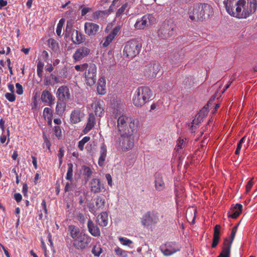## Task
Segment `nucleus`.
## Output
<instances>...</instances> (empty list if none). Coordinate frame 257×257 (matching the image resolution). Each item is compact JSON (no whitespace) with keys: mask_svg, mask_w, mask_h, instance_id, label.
Instances as JSON below:
<instances>
[{"mask_svg":"<svg viewBox=\"0 0 257 257\" xmlns=\"http://www.w3.org/2000/svg\"><path fill=\"white\" fill-rule=\"evenodd\" d=\"M109 124L114 126V130L119 135L136 134L139 126L138 119L124 114L117 113L115 118L108 119Z\"/></svg>","mask_w":257,"mask_h":257,"instance_id":"nucleus-1","label":"nucleus"},{"mask_svg":"<svg viewBox=\"0 0 257 257\" xmlns=\"http://www.w3.org/2000/svg\"><path fill=\"white\" fill-rule=\"evenodd\" d=\"M256 7V0H237L234 14L231 16L239 19L246 18L255 11Z\"/></svg>","mask_w":257,"mask_h":257,"instance_id":"nucleus-2","label":"nucleus"},{"mask_svg":"<svg viewBox=\"0 0 257 257\" xmlns=\"http://www.w3.org/2000/svg\"><path fill=\"white\" fill-rule=\"evenodd\" d=\"M153 96L150 88L147 86H140L135 91L133 97V104L137 107H141L149 101Z\"/></svg>","mask_w":257,"mask_h":257,"instance_id":"nucleus-3","label":"nucleus"},{"mask_svg":"<svg viewBox=\"0 0 257 257\" xmlns=\"http://www.w3.org/2000/svg\"><path fill=\"white\" fill-rule=\"evenodd\" d=\"M142 47L139 41L135 39L127 42L123 49V56L129 59H133L140 53Z\"/></svg>","mask_w":257,"mask_h":257,"instance_id":"nucleus-4","label":"nucleus"},{"mask_svg":"<svg viewBox=\"0 0 257 257\" xmlns=\"http://www.w3.org/2000/svg\"><path fill=\"white\" fill-rule=\"evenodd\" d=\"M176 26L173 22H165L158 31V36L164 40H167L174 36Z\"/></svg>","mask_w":257,"mask_h":257,"instance_id":"nucleus-5","label":"nucleus"},{"mask_svg":"<svg viewBox=\"0 0 257 257\" xmlns=\"http://www.w3.org/2000/svg\"><path fill=\"white\" fill-rule=\"evenodd\" d=\"M135 134L120 135L119 138V147L122 151L126 152L131 150L134 147Z\"/></svg>","mask_w":257,"mask_h":257,"instance_id":"nucleus-6","label":"nucleus"},{"mask_svg":"<svg viewBox=\"0 0 257 257\" xmlns=\"http://www.w3.org/2000/svg\"><path fill=\"white\" fill-rule=\"evenodd\" d=\"M155 21V18L152 15L147 14L138 19L134 25L136 30H144L152 25Z\"/></svg>","mask_w":257,"mask_h":257,"instance_id":"nucleus-7","label":"nucleus"},{"mask_svg":"<svg viewBox=\"0 0 257 257\" xmlns=\"http://www.w3.org/2000/svg\"><path fill=\"white\" fill-rule=\"evenodd\" d=\"M159 220V214L155 211H149L145 213L142 217L141 222L145 226H150L157 223Z\"/></svg>","mask_w":257,"mask_h":257,"instance_id":"nucleus-8","label":"nucleus"},{"mask_svg":"<svg viewBox=\"0 0 257 257\" xmlns=\"http://www.w3.org/2000/svg\"><path fill=\"white\" fill-rule=\"evenodd\" d=\"M97 67L94 64H90L85 72V79L89 86L93 85L96 81Z\"/></svg>","mask_w":257,"mask_h":257,"instance_id":"nucleus-9","label":"nucleus"},{"mask_svg":"<svg viewBox=\"0 0 257 257\" xmlns=\"http://www.w3.org/2000/svg\"><path fill=\"white\" fill-rule=\"evenodd\" d=\"M91 237L83 233L73 241V246L77 249H83L88 246L91 241Z\"/></svg>","mask_w":257,"mask_h":257,"instance_id":"nucleus-10","label":"nucleus"},{"mask_svg":"<svg viewBox=\"0 0 257 257\" xmlns=\"http://www.w3.org/2000/svg\"><path fill=\"white\" fill-rule=\"evenodd\" d=\"M181 246L175 242H167L161 246L160 249L164 255L169 256L180 250Z\"/></svg>","mask_w":257,"mask_h":257,"instance_id":"nucleus-11","label":"nucleus"},{"mask_svg":"<svg viewBox=\"0 0 257 257\" xmlns=\"http://www.w3.org/2000/svg\"><path fill=\"white\" fill-rule=\"evenodd\" d=\"M160 70L157 63H149L144 68L143 72L145 76L149 78L155 77Z\"/></svg>","mask_w":257,"mask_h":257,"instance_id":"nucleus-12","label":"nucleus"},{"mask_svg":"<svg viewBox=\"0 0 257 257\" xmlns=\"http://www.w3.org/2000/svg\"><path fill=\"white\" fill-rule=\"evenodd\" d=\"M208 112L206 108H203L199 113H198L195 116V118L192 121L191 130L192 132H194L196 129L197 125L201 122L203 118H204L207 114Z\"/></svg>","mask_w":257,"mask_h":257,"instance_id":"nucleus-13","label":"nucleus"},{"mask_svg":"<svg viewBox=\"0 0 257 257\" xmlns=\"http://www.w3.org/2000/svg\"><path fill=\"white\" fill-rule=\"evenodd\" d=\"M99 30V26L96 24L91 22H86L84 24L85 33L89 37L96 35Z\"/></svg>","mask_w":257,"mask_h":257,"instance_id":"nucleus-14","label":"nucleus"},{"mask_svg":"<svg viewBox=\"0 0 257 257\" xmlns=\"http://www.w3.org/2000/svg\"><path fill=\"white\" fill-rule=\"evenodd\" d=\"M102 101L98 99H94L91 104L88 105V108L94 110L96 116H101L104 113V109L102 106Z\"/></svg>","mask_w":257,"mask_h":257,"instance_id":"nucleus-15","label":"nucleus"},{"mask_svg":"<svg viewBox=\"0 0 257 257\" xmlns=\"http://www.w3.org/2000/svg\"><path fill=\"white\" fill-rule=\"evenodd\" d=\"M56 95L59 100L67 101L70 97L69 89L66 86H61L57 89Z\"/></svg>","mask_w":257,"mask_h":257,"instance_id":"nucleus-16","label":"nucleus"},{"mask_svg":"<svg viewBox=\"0 0 257 257\" xmlns=\"http://www.w3.org/2000/svg\"><path fill=\"white\" fill-rule=\"evenodd\" d=\"M90 188L91 191L94 193H98L104 189V184L101 183L100 179L93 178L90 182Z\"/></svg>","mask_w":257,"mask_h":257,"instance_id":"nucleus-17","label":"nucleus"},{"mask_svg":"<svg viewBox=\"0 0 257 257\" xmlns=\"http://www.w3.org/2000/svg\"><path fill=\"white\" fill-rule=\"evenodd\" d=\"M90 53V49L85 47H81L75 51L73 55L75 62L80 61Z\"/></svg>","mask_w":257,"mask_h":257,"instance_id":"nucleus-18","label":"nucleus"},{"mask_svg":"<svg viewBox=\"0 0 257 257\" xmlns=\"http://www.w3.org/2000/svg\"><path fill=\"white\" fill-rule=\"evenodd\" d=\"M41 99L43 102L51 106L54 103L55 97L49 90L45 89L42 92Z\"/></svg>","mask_w":257,"mask_h":257,"instance_id":"nucleus-19","label":"nucleus"},{"mask_svg":"<svg viewBox=\"0 0 257 257\" xmlns=\"http://www.w3.org/2000/svg\"><path fill=\"white\" fill-rule=\"evenodd\" d=\"M120 28L119 26L115 27L110 33L105 38L103 41H102V46L104 47L108 46L112 41L114 39L115 37L117 35L118 32L120 31Z\"/></svg>","mask_w":257,"mask_h":257,"instance_id":"nucleus-20","label":"nucleus"},{"mask_svg":"<svg viewBox=\"0 0 257 257\" xmlns=\"http://www.w3.org/2000/svg\"><path fill=\"white\" fill-rule=\"evenodd\" d=\"M212 8L208 4H200V20H204L208 18L212 13Z\"/></svg>","mask_w":257,"mask_h":257,"instance_id":"nucleus-21","label":"nucleus"},{"mask_svg":"<svg viewBox=\"0 0 257 257\" xmlns=\"http://www.w3.org/2000/svg\"><path fill=\"white\" fill-rule=\"evenodd\" d=\"M200 4L194 5L193 7L189 8L188 10V14L189 18L191 20H194L196 18L200 20Z\"/></svg>","mask_w":257,"mask_h":257,"instance_id":"nucleus-22","label":"nucleus"},{"mask_svg":"<svg viewBox=\"0 0 257 257\" xmlns=\"http://www.w3.org/2000/svg\"><path fill=\"white\" fill-rule=\"evenodd\" d=\"M87 227L89 233L93 236L97 237L100 235L99 227L94 224L93 221L89 219L87 222Z\"/></svg>","mask_w":257,"mask_h":257,"instance_id":"nucleus-23","label":"nucleus"},{"mask_svg":"<svg viewBox=\"0 0 257 257\" xmlns=\"http://www.w3.org/2000/svg\"><path fill=\"white\" fill-rule=\"evenodd\" d=\"M83 232L80 231L79 228L74 225H70L68 226V233L70 237L74 240L78 237Z\"/></svg>","mask_w":257,"mask_h":257,"instance_id":"nucleus-24","label":"nucleus"},{"mask_svg":"<svg viewBox=\"0 0 257 257\" xmlns=\"http://www.w3.org/2000/svg\"><path fill=\"white\" fill-rule=\"evenodd\" d=\"M237 0H224L223 4L225 9L229 15L231 16L233 13V11L236 7V3Z\"/></svg>","mask_w":257,"mask_h":257,"instance_id":"nucleus-25","label":"nucleus"},{"mask_svg":"<svg viewBox=\"0 0 257 257\" xmlns=\"http://www.w3.org/2000/svg\"><path fill=\"white\" fill-rule=\"evenodd\" d=\"M242 208V205L240 204H236L229 212L228 217L232 218H237L241 213Z\"/></svg>","mask_w":257,"mask_h":257,"instance_id":"nucleus-26","label":"nucleus"},{"mask_svg":"<svg viewBox=\"0 0 257 257\" xmlns=\"http://www.w3.org/2000/svg\"><path fill=\"white\" fill-rule=\"evenodd\" d=\"M83 117L84 114L80 110H74L71 114L70 120L73 123H77L80 122Z\"/></svg>","mask_w":257,"mask_h":257,"instance_id":"nucleus-27","label":"nucleus"},{"mask_svg":"<svg viewBox=\"0 0 257 257\" xmlns=\"http://www.w3.org/2000/svg\"><path fill=\"white\" fill-rule=\"evenodd\" d=\"M106 147L104 144H102L100 147V156L98 161V164L100 167H102L104 165L106 157Z\"/></svg>","mask_w":257,"mask_h":257,"instance_id":"nucleus-28","label":"nucleus"},{"mask_svg":"<svg viewBox=\"0 0 257 257\" xmlns=\"http://www.w3.org/2000/svg\"><path fill=\"white\" fill-rule=\"evenodd\" d=\"M155 188L158 191H162L165 188V183L162 176L159 173L155 175Z\"/></svg>","mask_w":257,"mask_h":257,"instance_id":"nucleus-29","label":"nucleus"},{"mask_svg":"<svg viewBox=\"0 0 257 257\" xmlns=\"http://www.w3.org/2000/svg\"><path fill=\"white\" fill-rule=\"evenodd\" d=\"M97 90L99 94L103 95L106 93V80L104 77H101L99 79Z\"/></svg>","mask_w":257,"mask_h":257,"instance_id":"nucleus-30","label":"nucleus"},{"mask_svg":"<svg viewBox=\"0 0 257 257\" xmlns=\"http://www.w3.org/2000/svg\"><path fill=\"white\" fill-rule=\"evenodd\" d=\"M74 34H73L72 40L73 42L76 44H80L82 43L85 41V36L82 34L79 31L75 30L74 31Z\"/></svg>","mask_w":257,"mask_h":257,"instance_id":"nucleus-31","label":"nucleus"},{"mask_svg":"<svg viewBox=\"0 0 257 257\" xmlns=\"http://www.w3.org/2000/svg\"><path fill=\"white\" fill-rule=\"evenodd\" d=\"M95 123V118L93 113H90L87 120V123L86 127L84 129V133H87L94 126Z\"/></svg>","mask_w":257,"mask_h":257,"instance_id":"nucleus-32","label":"nucleus"},{"mask_svg":"<svg viewBox=\"0 0 257 257\" xmlns=\"http://www.w3.org/2000/svg\"><path fill=\"white\" fill-rule=\"evenodd\" d=\"M221 228V226L220 225H216L214 229V235H213V242L212 243V247H215L217 245L218 243L220 237H219V233H220V229Z\"/></svg>","mask_w":257,"mask_h":257,"instance_id":"nucleus-33","label":"nucleus"},{"mask_svg":"<svg viewBox=\"0 0 257 257\" xmlns=\"http://www.w3.org/2000/svg\"><path fill=\"white\" fill-rule=\"evenodd\" d=\"M98 223L102 226H106L108 224V214L106 212H102L97 217Z\"/></svg>","mask_w":257,"mask_h":257,"instance_id":"nucleus-34","label":"nucleus"},{"mask_svg":"<svg viewBox=\"0 0 257 257\" xmlns=\"http://www.w3.org/2000/svg\"><path fill=\"white\" fill-rule=\"evenodd\" d=\"M66 103L65 101L59 100L56 106V113L59 115H62L65 110Z\"/></svg>","mask_w":257,"mask_h":257,"instance_id":"nucleus-35","label":"nucleus"},{"mask_svg":"<svg viewBox=\"0 0 257 257\" xmlns=\"http://www.w3.org/2000/svg\"><path fill=\"white\" fill-rule=\"evenodd\" d=\"M43 114L44 118L48 120V123H51L53 116L51 109L49 107H45L44 109Z\"/></svg>","mask_w":257,"mask_h":257,"instance_id":"nucleus-36","label":"nucleus"},{"mask_svg":"<svg viewBox=\"0 0 257 257\" xmlns=\"http://www.w3.org/2000/svg\"><path fill=\"white\" fill-rule=\"evenodd\" d=\"M237 226H238V225H237L236 226H234L232 228V230H231V234H230V240H229V239L228 238H225L224 239V244H227V245H228L229 246H231L232 241H233V239L234 238L235 234H236V231H237Z\"/></svg>","mask_w":257,"mask_h":257,"instance_id":"nucleus-37","label":"nucleus"},{"mask_svg":"<svg viewBox=\"0 0 257 257\" xmlns=\"http://www.w3.org/2000/svg\"><path fill=\"white\" fill-rule=\"evenodd\" d=\"M118 239L122 245L127 246L131 248H133V246H132L133 242L131 240L121 236L118 237Z\"/></svg>","mask_w":257,"mask_h":257,"instance_id":"nucleus-38","label":"nucleus"},{"mask_svg":"<svg viewBox=\"0 0 257 257\" xmlns=\"http://www.w3.org/2000/svg\"><path fill=\"white\" fill-rule=\"evenodd\" d=\"M83 175L84 176L85 179L88 181L92 174V171L87 166H83L82 167Z\"/></svg>","mask_w":257,"mask_h":257,"instance_id":"nucleus-39","label":"nucleus"},{"mask_svg":"<svg viewBox=\"0 0 257 257\" xmlns=\"http://www.w3.org/2000/svg\"><path fill=\"white\" fill-rule=\"evenodd\" d=\"M105 203V200L101 197L97 196L95 199V206L97 209H102Z\"/></svg>","mask_w":257,"mask_h":257,"instance_id":"nucleus-40","label":"nucleus"},{"mask_svg":"<svg viewBox=\"0 0 257 257\" xmlns=\"http://www.w3.org/2000/svg\"><path fill=\"white\" fill-rule=\"evenodd\" d=\"M231 246L224 244L222 250L218 257H230Z\"/></svg>","mask_w":257,"mask_h":257,"instance_id":"nucleus-41","label":"nucleus"},{"mask_svg":"<svg viewBox=\"0 0 257 257\" xmlns=\"http://www.w3.org/2000/svg\"><path fill=\"white\" fill-rule=\"evenodd\" d=\"M114 252L116 255L120 257H127V251L123 250L121 248L116 246L114 249Z\"/></svg>","mask_w":257,"mask_h":257,"instance_id":"nucleus-42","label":"nucleus"},{"mask_svg":"<svg viewBox=\"0 0 257 257\" xmlns=\"http://www.w3.org/2000/svg\"><path fill=\"white\" fill-rule=\"evenodd\" d=\"M183 57L176 52L170 55V60L172 63H176L177 62L182 59Z\"/></svg>","mask_w":257,"mask_h":257,"instance_id":"nucleus-43","label":"nucleus"},{"mask_svg":"<svg viewBox=\"0 0 257 257\" xmlns=\"http://www.w3.org/2000/svg\"><path fill=\"white\" fill-rule=\"evenodd\" d=\"M68 170L66 174V179L67 180L71 181L73 178V165L72 163H68L67 164Z\"/></svg>","mask_w":257,"mask_h":257,"instance_id":"nucleus-44","label":"nucleus"},{"mask_svg":"<svg viewBox=\"0 0 257 257\" xmlns=\"http://www.w3.org/2000/svg\"><path fill=\"white\" fill-rule=\"evenodd\" d=\"M65 23V20L64 19H61L59 21V23L57 24L56 28V34L59 37H61L62 36V29L63 27V25Z\"/></svg>","mask_w":257,"mask_h":257,"instance_id":"nucleus-45","label":"nucleus"},{"mask_svg":"<svg viewBox=\"0 0 257 257\" xmlns=\"http://www.w3.org/2000/svg\"><path fill=\"white\" fill-rule=\"evenodd\" d=\"M102 248L100 244H96L93 246L92 249V253L95 256H99L102 253Z\"/></svg>","mask_w":257,"mask_h":257,"instance_id":"nucleus-46","label":"nucleus"},{"mask_svg":"<svg viewBox=\"0 0 257 257\" xmlns=\"http://www.w3.org/2000/svg\"><path fill=\"white\" fill-rule=\"evenodd\" d=\"M90 140L89 137H84L81 141L78 143V148L81 151H83L84 149V145Z\"/></svg>","mask_w":257,"mask_h":257,"instance_id":"nucleus-47","label":"nucleus"},{"mask_svg":"<svg viewBox=\"0 0 257 257\" xmlns=\"http://www.w3.org/2000/svg\"><path fill=\"white\" fill-rule=\"evenodd\" d=\"M186 145V139L179 138L177 141V150L179 151V149H181L185 147Z\"/></svg>","mask_w":257,"mask_h":257,"instance_id":"nucleus-48","label":"nucleus"},{"mask_svg":"<svg viewBox=\"0 0 257 257\" xmlns=\"http://www.w3.org/2000/svg\"><path fill=\"white\" fill-rule=\"evenodd\" d=\"M48 44L49 47H50L53 50H56L58 48V43L53 39H49Z\"/></svg>","mask_w":257,"mask_h":257,"instance_id":"nucleus-49","label":"nucleus"},{"mask_svg":"<svg viewBox=\"0 0 257 257\" xmlns=\"http://www.w3.org/2000/svg\"><path fill=\"white\" fill-rule=\"evenodd\" d=\"M128 9V5L127 3L123 5L117 11L116 16H120L121 14H122L125 10Z\"/></svg>","mask_w":257,"mask_h":257,"instance_id":"nucleus-50","label":"nucleus"},{"mask_svg":"<svg viewBox=\"0 0 257 257\" xmlns=\"http://www.w3.org/2000/svg\"><path fill=\"white\" fill-rule=\"evenodd\" d=\"M89 211L93 215H96L97 214V209L93 203H89L87 205Z\"/></svg>","mask_w":257,"mask_h":257,"instance_id":"nucleus-51","label":"nucleus"},{"mask_svg":"<svg viewBox=\"0 0 257 257\" xmlns=\"http://www.w3.org/2000/svg\"><path fill=\"white\" fill-rule=\"evenodd\" d=\"M88 66L89 65L86 63L82 65H77L75 66V69L78 71H83L85 70Z\"/></svg>","mask_w":257,"mask_h":257,"instance_id":"nucleus-52","label":"nucleus"},{"mask_svg":"<svg viewBox=\"0 0 257 257\" xmlns=\"http://www.w3.org/2000/svg\"><path fill=\"white\" fill-rule=\"evenodd\" d=\"M5 97L10 102H14L16 100V96L13 93H6Z\"/></svg>","mask_w":257,"mask_h":257,"instance_id":"nucleus-53","label":"nucleus"},{"mask_svg":"<svg viewBox=\"0 0 257 257\" xmlns=\"http://www.w3.org/2000/svg\"><path fill=\"white\" fill-rule=\"evenodd\" d=\"M54 132L55 135L60 139L61 136V130L59 126H56L54 127Z\"/></svg>","mask_w":257,"mask_h":257,"instance_id":"nucleus-54","label":"nucleus"},{"mask_svg":"<svg viewBox=\"0 0 257 257\" xmlns=\"http://www.w3.org/2000/svg\"><path fill=\"white\" fill-rule=\"evenodd\" d=\"M43 64L39 62L37 64V74L39 77L42 76L43 71Z\"/></svg>","mask_w":257,"mask_h":257,"instance_id":"nucleus-55","label":"nucleus"},{"mask_svg":"<svg viewBox=\"0 0 257 257\" xmlns=\"http://www.w3.org/2000/svg\"><path fill=\"white\" fill-rule=\"evenodd\" d=\"M16 92L19 95H21L23 93V88L20 83H17L16 84Z\"/></svg>","mask_w":257,"mask_h":257,"instance_id":"nucleus-56","label":"nucleus"},{"mask_svg":"<svg viewBox=\"0 0 257 257\" xmlns=\"http://www.w3.org/2000/svg\"><path fill=\"white\" fill-rule=\"evenodd\" d=\"M105 178L107 181L108 185L110 187H112L113 185V183H112V177H111V175L109 174H106L105 175Z\"/></svg>","mask_w":257,"mask_h":257,"instance_id":"nucleus-57","label":"nucleus"},{"mask_svg":"<svg viewBox=\"0 0 257 257\" xmlns=\"http://www.w3.org/2000/svg\"><path fill=\"white\" fill-rule=\"evenodd\" d=\"M50 79L52 80V83H54V85L59 82L58 78L53 74L50 76Z\"/></svg>","mask_w":257,"mask_h":257,"instance_id":"nucleus-58","label":"nucleus"},{"mask_svg":"<svg viewBox=\"0 0 257 257\" xmlns=\"http://www.w3.org/2000/svg\"><path fill=\"white\" fill-rule=\"evenodd\" d=\"M104 12L103 11L95 12L93 14V17L95 19H98L101 15H102Z\"/></svg>","mask_w":257,"mask_h":257,"instance_id":"nucleus-59","label":"nucleus"},{"mask_svg":"<svg viewBox=\"0 0 257 257\" xmlns=\"http://www.w3.org/2000/svg\"><path fill=\"white\" fill-rule=\"evenodd\" d=\"M91 10V9L87 7H83L82 8L81 10V15L82 16H85L87 13H88Z\"/></svg>","mask_w":257,"mask_h":257,"instance_id":"nucleus-60","label":"nucleus"},{"mask_svg":"<svg viewBox=\"0 0 257 257\" xmlns=\"http://www.w3.org/2000/svg\"><path fill=\"white\" fill-rule=\"evenodd\" d=\"M14 198L17 202H20L22 200V196L20 193H15Z\"/></svg>","mask_w":257,"mask_h":257,"instance_id":"nucleus-61","label":"nucleus"},{"mask_svg":"<svg viewBox=\"0 0 257 257\" xmlns=\"http://www.w3.org/2000/svg\"><path fill=\"white\" fill-rule=\"evenodd\" d=\"M64 155V150L62 148L59 149L58 154V157L59 159L63 158Z\"/></svg>","mask_w":257,"mask_h":257,"instance_id":"nucleus-62","label":"nucleus"},{"mask_svg":"<svg viewBox=\"0 0 257 257\" xmlns=\"http://www.w3.org/2000/svg\"><path fill=\"white\" fill-rule=\"evenodd\" d=\"M252 186V181L251 180H249L247 182V184L246 185V190L247 192H248L250 190Z\"/></svg>","mask_w":257,"mask_h":257,"instance_id":"nucleus-63","label":"nucleus"},{"mask_svg":"<svg viewBox=\"0 0 257 257\" xmlns=\"http://www.w3.org/2000/svg\"><path fill=\"white\" fill-rule=\"evenodd\" d=\"M45 84L46 86L54 85V83H52V80L50 79V77L46 78Z\"/></svg>","mask_w":257,"mask_h":257,"instance_id":"nucleus-64","label":"nucleus"}]
</instances>
